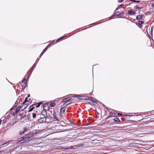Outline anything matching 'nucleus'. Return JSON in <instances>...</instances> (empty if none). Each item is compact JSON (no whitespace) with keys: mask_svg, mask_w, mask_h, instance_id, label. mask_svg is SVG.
Wrapping results in <instances>:
<instances>
[{"mask_svg":"<svg viewBox=\"0 0 154 154\" xmlns=\"http://www.w3.org/2000/svg\"><path fill=\"white\" fill-rule=\"evenodd\" d=\"M79 97H80V96L79 95H78V96L74 95L72 97H68L67 98H66L63 99L62 100V101L63 102H69V100H70L71 99H72V97H78V98H79Z\"/></svg>","mask_w":154,"mask_h":154,"instance_id":"nucleus-2","label":"nucleus"},{"mask_svg":"<svg viewBox=\"0 0 154 154\" xmlns=\"http://www.w3.org/2000/svg\"><path fill=\"white\" fill-rule=\"evenodd\" d=\"M152 28H151V32H152Z\"/></svg>","mask_w":154,"mask_h":154,"instance_id":"nucleus-38","label":"nucleus"},{"mask_svg":"<svg viewBox=\"0 0 154 154\" xmlns=\"http://www.w3.org/2000/svg\"><path fill=\"white\" fill-rule=\"evenodd\" d=\"M143 22L141 21H139L138 23H137V25L139 27H141V25L143 23Z\"/></svg>","mask_w":154,"mask_h":154,"instance_id":"nucleus-8","label":"nucleus"},{"mask_svg":"<svg viewBox=\"0 0 154 154\" xmlns=\"http://www.w3.org/2000/svg\"><path fill=\"white\" fill-rule=\"evenodd\" d=\"M89 102V103H91V104H93V105H94L95 103H96V102L94 101L91 100H90Z\"/></svg>","mask_w":154,"mask_h":154,"instance_id":"nucleus-14","label":"nucleus"},{"mask_svg":"<svg viewBox=\"0 0 154 154\" xmlns=\"http://www.w3.org/2000/svg\"><path fill=\"white\" fill-rule=\"evenodd\" d=\"M24 133V131H21L19 132V134L20 135L22 134H23Z\"/></svg>","mask_w":154,"mask_h":154,"instance_id":"nucleus-22","label":"nucleus"},{"mask_svg":"<svg viewBox=\"0 0 154 154\" xmlns=\"http://www.w3.org/2000/svg\"><path fill=\"white\" fill-rule=\"evenodd\" d=\"M27 99V97H26L25 98V101L23 103V104H24L25 103L27 102L28 101Z\"/></svg>","mask_w":154,"mask_h":154,"instance_id":"nucleus-18","label":"nucleus"},{"mask_svg":"<svg viewBox=\"0 0 154 154\" xmlns=\"http://www.w3.org/2000/svg\"><path fill=\"white\" fill-rule=\"evenodd\" d=\"M48 49V47H46L43 50V51L42 52L41 54L40 55V57H41L42 54L46 51Z\"/></svg>","mask_w":154,"mask_h":154,"instance_id":"nucleus-10","label":"nucleus"},{"mask_svg":"<svg viewBox=\"0 0 154 154\" xmlns=\"http://www.w3.org/2000/svg\"><path fill=\"white\" fill-rule=\"evenodd\" d=\"M30 97V95L29 94L28 95V96H27V98L28 97Z\"/></svg>","mask_w":154,"mask_h":154,"instance_id":"nucleus-37","label":"nucleus"},{"mask_svg":"<svg viewBox=\"0 0 154 154\" xmlns=\"http://www.w3.org/2000/svg\"><path fill=\"white\" fill-rule=\"evenodd\" d=\"M28 131V129L26 128H24L23 129V131H24V133Z\"/></svg>","mask_w":154,"mask_h":154,"instance_id":"nucleus-19","label":"nucleus"},{"mask_svg":"<svg viewBox=\"0 0 154 154\" xmlns=\"http://www.w3.org/2000/svg\"><path fill=\"white\" fill-rule=\"evenodd\" d=\"M26 80V78H24V79L22 80V82L23 83L25 81V80Z\"/></svg>","mask_w":154,"mask_h":154,"instance_id":"nucleus-27","label":"nucleus"},{"mask_svg":"<svg viewBox=\"0 0 154 154\" xmlns=\"http://www.w3.org/2000/svg\"><path fill=\"white\" fill-rule=\"evenodd\" d=\"M45 107V106H44L43 107V108L44 109Z\"/></svg>","mask_w":154,"mask_h":154,"instance_id":"nucleus-40","label":"nucleus"},{"mask_svg":"<svg viewBox=\"0 0 154 154\" xmlns=\"http://www.w3.org/2000/svg\"><path fill=\"white\" fill-rule=\"evenodd\" d=\"M118 115H120L121 116H122V114H121V113H119L118 114Z\"/></svg>","mask_w":154,"mask_h":154,"instance_id":"nucleus-32","label":"nucleus"},{"mask_svg":"<svg viewBox=\"0 0 154 154\" xmlns=\"http://www.w3.org/2000/svg\"><path fill=\"white\" fill-rule=\"evenodd\" d=\"M118 1L119 2H121L123 1V0H118Z\"/></svg>","mask_w":154,"mask_h":154,"instance_id":"nucleus-31","label":"nucleus"},{"mask_svg":"<svg viewBox=\"0 0 154 154\" xmlns=\"http://www.w3.org/2000/svg\"><path fill=\"white\" fill-rule=\"evenodd\" d=\"M2 121V120L1 119H0V125L1 124V122Z\"/></svg>","mask_w":154,"mask_h":154,"instance_id":"nucleus-35","label":"nucleus"},{"mask_svg":"<svg viewBox=\"0 0 154 154\" xmlns=\"http://www.w3.org/2000/svg\"><path fill=\"white\" fill-rule=\"evenodd\" d=\"M35 65H36V63H35L32 66L29 72V73L30 74H31L32 72V71L33 70V69L35 68Z\"/></svg>","mask_w":154,"mask_h":154,"instance_id":"nucleus-11","label":"nucleus"},{"mask_svg":"<svg viewBox=\"0 0 154 154\" xmlns=\"http://www.w3.org/2000/svg\"><path fill=\"white\" fill-rule=\"evenodd\" d=\"M26 85V83H24L23 85V88H25Z\"/></svg>","mask_w":154,"mask_h":154,"instance_id":"nucleus-25","label":"nucleus"},{"mask_svg":"<svg viewBox=\"0 0 154 154\" xmlns=\"http://www.w3.org/2000/svg\"><path fill=\"white\" fill-rule=\"evenodd\" d=\"M53 42H52L51 44H50L47 47H48H48H50L51 46V44H52V43Z\"/></svg>","mask_w":154,"mask_h":154,"instance_id":"nucleus-30","label":"nucleus"},{"mask_svg":"<svg viewBox=\"0 0 154 154\" xmlns=\"http://www.w3.org/2000/svg\"><path fill=\"white\" fill-rule=\"evenodd\" d=\"M0 153L1 154H5L4 151H0Z\"/></svg>","mask_w":154,"mask_h":154,"instance_id":"nucleus-26","label":"nucleus"},{"mask_svg":"<svg viewBox=\"0 0 154 154\" xmlns=\"http://www.w3.org/2000/svg\"><path fill=\"white\" fill-rule=\"evenodd\" d=\"M115 14V15H120V14L119 12H116Z\"/></svg>","mask_w":154,"mask_h":154,"instance_id":"nucleus-20","label":"nucleus"},{"mask_svg":"<svg viewBox=\"0 0 154 154\" xmlns=\"http://www.w3.org/2000/svg\"><path fill=\"white\" fill-rule=\"evenodd\" d=\"M41 116V117H43V116H42H42Z\"/></svg>","mask_w":154,"mask_h":154,"instance_id":"nucleus-41","label":"nucleus"},{"mask_svg":"<svg viewBox=\"0 0 154 154\" xmlns=\"http://www.w3.org/2000/svg\"><path fill=\"white\" fill-rule=\"evenodd\" d=\"M63 38H64V37H61V38H59V39H57V40L56 41H59L60 40V39H61Z\"/></svg>","mask_w":154,"mask_h":154,"instance_id":"nucleus-28","label":"nucleus"},{"mask_svg":"<svg viewBox=\"0 0 154 154\" xmlns=\"http://www.w3.org/2000/svg\"><path fill=\"white\" fill-rule=\"evenodd\" d=\"M152 7H154V4H152Z\"/></svg>","mask_w":154,"mask_h":154,"instance_id":"nucleus-34","label":"nucleus"},{"mask_svg":"<svg viewBox=\"0 0 154 154\" xmlns=\"http://www.w3.org/2000/svg\"><path fill=\"white\" fill-rule=\"evenodd\" d=\"M34 108V107H32V108H30V109H29V112L32 111V110H33Z\"/></svg>","mask_w":154,"mask_h":154,"instance_id":"nucleus-24","label":"nucleus"},{"mask_svg":"<svg viewBox=\"0 0 154 154\" xmlns=\"http://www.w3.org/2000/svg\"><path fill=\"white\" fill-rule=\"evenodd\" d=\"M46 118L44 117H41V116L37 120L40 123L45 122L46 121Z\"/></svg>","mask_w":154,"mask_h":154,"instance_id":"nucleus-4","label":"nucleus"},{"mask_svg":"<svg viewBox=\"0 0 154 154\" xmlns=\"http://www.w3.org/2000/svg\"><path fill=\"white\" fill-rule=\"evenodd\" d=\"M28 135L27 134L25 137H23L19 139L18 143L21 144L24 143H27L29 141V137H28Z\"/></svg>","mask_w":154,"mask_h":154,"instance_id":"nucleus-1","label":"nucleus"},{"mask_svg":"<svg viewBox=\"0 0 154 154\" xmlns=\"http://www.w3.org/2000/svg\"><path fill=\"white\" fill-rule=\"evenodd\" d=\"M53 115H54V118L55 119H56L57 120H58L57 118V116L55 114H54Z\"/></svg>","mask_w":154,"mask_h":154,"instance_id":"nucleus-17","label":"nucleus"},{"mask_svg":"<svg viewBox=\"0 0 154 154\" xmlns=\"http://www.w3.org/2000/svg\"><path fill=\"white\" fill-rule=\"evenodd\" d=\"M41 117V115L39 114L36 115L35 113L32 114V117L33 119H35L37 120Z\"/></svg>","mask_w":154,"mask_h":154,"instance_id":"nucleus-3","label":"nucleus"},{"mask_svg":"<svg viewBox=\"0 0 154 154\" xmlns=\"http://www.w3.org/2000/svg\"><path fill=\"white\" fill-rule=\"evenodd\" d=\"M57 116H60V115L58 114H57Z\"/></svg>","mask_w":154,"mask_h":154,"instance_id":"nucleus-39","label":"nucleus"},{"mask_svg":"<svg viewBox=\"0 0 154 154\" xmlns=\"http://www.w3.org/2000/svg\"><path fill=\"white\" fill-rule=\"evenodd\" d=\"M124 7V5H121L119 6V8H123Z\"/></svg>","mask_w":154,"mask_h":154,"instance_id":"nucleus-23","label":"nucleus"},{"mask_svg":"<svg viewBox=\"0 0 154 154\" xmlns=\"http://www.w3.org/2000/svg\"><path fill=\"white\" fill-rule=\"evenodd\" d=\"M42 115L44 117L46 118L47 116V112L46 110H43L42 112Z\"/></svg>","mask_w":154,"mask_h":154,"instance_id":"nucleus-6","label":"nucleus"},{"mask_svg":"<svg viewBox=\"0 0 154 154\" xmlns=\"http://www.w3.org/2000/svg\"><path fill=\"white\" fill-rule=\"evenodd\" d=\"M42 102H41L40 103H38L37 105L36 106V107H39L40 106L41 104H42Z\"/></svg>","mask_w":154,"mask_h":154,"instance_id":"nucleus-15","label":"nucleus"},{"mask_svg":"<svg viewBox=\"0 0 154 154\" xmlns=\"http://www.w3.org/2000/svg\"><path fill=\"white\" fill-rule=\"evenodd\" d=\"M66 105V103H65L63 104V106H65V105Z\"/></svg>","mask_w":154,"mask_h":154,"instance_id":"nucleus-33","label":"nucleus"},{"mask_svg":"<svg viewBox=\"0 0 154 154\" xmlns=\"http://www.w3.org/2000/svg\"><path fill=\"white\" fill-rule=\"evenodd\" d=\"M134 8H135V9H139V8L140 9L142 8L138 7L137 6H135L134 7Z\"/></svg>","mask_w":154,"mask_h":154,"instance_id":"nucleus-21","label":"nucleus"},{"mask_svg":"<svg viewBox=\"0 0 154 154\" xmlns=\"http://www.w3.org/2000/svg\"><path fill=\"white\" fill-rule=\"evenodd\" d=\"M55 105V103H52L50 104V105L51 107H53Z\"/></svg>","mask_w":154,"mask_h":154,"instance_id":"nucleus-16","label":"nucleus"},{"mask_svg":"<svg viewBox=\"0 0 154 154\" xmlns=\"http://www.w3.org/2000/svg\"><path fill=\"white\" fill-rule=\"evenodd\" d=\"M143 17V16L141 15H139L137 17V19L138 20L141 19Z\"/></svg>","mask_w":154,"mask_h":154,"instance_id":"nucleus-12","label":"nucleus"},{"mask_svg":"<svg viewBox=\"0 0 154 154\" xmlns=\"http://www.w3.org/2000/svg\"><path fill=\"white\" fill-rule=\"evenodd\" d=\"M114 120L116 122H120V120L118 118H115L114 119Z\"/></svg>","mask_w":154,"mask_h":154,"instance_id":"nucleus-13","label":"nucleus"},{"mask_svg":"<svg viewBox=\"0 0 154 154\" xmlns=\"http://www.w3.org/2000/svg\"><path fill=\"white\" fill-rule=\"evenodd\" d=\"M17 114H16V112H14V113H13V114H12V115L13 116H15V115H16Z\"/></svg>","mask_w":154,"mask_h":154,"instance_id":"nucleus-29","label":"nucleus"},{"mask_svg":"<svg viewBox=\"0 0 154 154\" xmlns=\"http://www.w3.org/2000/svg\"><path fill=\"white\" fill-rule=\"evenodd\" d=\"M5 144H3L2 145H4Z\"/></svg>","mask_w":154,"mask_h":154,"instance_id":"nucleus-42","label":"nucleus"},{"mask_svg":"<svg viewBox=\"0 0 154 154\" xmlns=\"http://www.w3.org/2000/svg\"><path fill=\"white\" fill-rule=\"evenodd\" d=\"M14 107H12V108L11 109V110H13V109H14Z\"/></svg>","mask_w":154,"mask_h":154,"instance_id":"nucleus-36","label":"nucleus"},{"mask_svg":"<svg viewBox=\"0 0 154 154\" xmlns=\"http://www.w3.org/2000/svg\"><path fill=\"white\" fill-rule=\"evenodd\" d=\"M128 13L129 15H134L135 14V12L131 10H129L128 11Z\"/></svg>","mask_w":154,"mask_h":154,"instance_id":"nucleus-7","label":"nucleus"},{"mask_svg":"<svg viewBox=\"0 0 154 154\" xmlns=\"http://www.w3.org/2000/svg\"><path fill=\"white\" fill-rule=\"evenodd\" d=\"M66 108L65 107H63L60 109V112L63 113L65 111Z\"/></svg>","mask_w":154,"mask_h":154,"instance_id":"nucleus-9","label":"nucleus"},{"mask_svg":"<svg viewBox=\"0 0 154 154\" xmlns=\"http://www.w3.org/2000/svg\"><path fill=\"white\" fill-rule=\"evenodd\" d=\"M21 106H19L16 108L15 112H16V114H17L20 110L22 111L24 109H21Z\"/></svg>","mask_w":154,"mask_h":154,"instance_id":"nucleus-5","label":"nucleus"}]
</instances>
